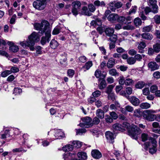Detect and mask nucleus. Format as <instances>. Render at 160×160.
<instances>
[{
  "mask_svg": "<svg viewBox=\"0 0 160 160\" xmlns=\"http://www.w3.org/2000/svg\"><path fill=\"white\" fill-rule=\"evenodd\" d=\"M127 63L130 65L133 64L136 62V60L134 58L131 57L127 59Z\"/></svg>",
  "mask_w": 160,
  "mask_h": 160,
  "instance_id": "58836bf2",
  "label": "nucleus"
},
{
  "mask_svg": "<svg viewBox=\"0 0 160 160\" xmlns=\"http://www.w3.org/2000/svg\"><path fill=\"white\" fill-rule=\"evenodd\" d=\"M115 64V60L113 58H110L107 63V67L108 68H111L113 67Z\"/></svg>",
  "mask_w": 160,
  "mask_h": 160,
  "instance_id": "5701e85b",
  "label": "nucleus"
},
{
  "mask_svg": "<svg viewBox=\"0 0 160 160\" xmlns=\"http://www.w3.org/2000/svg\"><path fill=\"white\" fill-rule=\"evenodd\" d=\"M122 28L124 30H132L134 29V27L132 25H128L123 27Z\"/></svg>",
  "mask_w": 160,
  "mask_h": 160,
  "instance_id": "3c124183",
  "label": "nucleus"
},
{
  "mask_svg": "<svg viewBox=\"0 0 160 160\" xmlns=\"http://www.w3.org/2000/svg\"><path fill=\"white\" fill-rule=\"evenodd\" d=\"M91 24L93 26L96 24L98 26H100L102 24V22L100 20L97 19L95 21H92L91 23Z\"/></svg>",
  "mask_w": 160,
  "mask_h": 160,
  "instance_id": "a19ab883",
  "label": "nucleus"
},
{
  "mask_svg": "<svg viewBox=\"0 0 160 160\" xmlns=\"http://www.w3.org/2000/svg\"><path fill=\"white\" fill-rule=\"evenodd\" d=\"M134 25L136 26H139L142 24V22L140 18H137L134 20Z\"/></svg>",
  "mask_w": 160,
  "mask_h": 160,
  "instance_id": "f704fd0d",
  "label": "nucleus"
},
{
  "mask_svg": "<svg viewBox=\"0 0 160 160\" xmlns=\"http://www.w3.org/2000/svg\"><path fill=\"white\" fill-rule=\"evenodd\" d=\"M82 122L79 124L80 127L88 128L92 127L93 124L91 122L92 119L89 117H86L82 119Z\"/></svg>",
  "mask_w": 160,
  "mask_h": 160,
  "instance_id": "6e6552de",
  "label": "nucleus"
},
{
  "mask_svg": "<svg viewBox=\"0 0 160 160\" xmlns=\"http://www.w3.org/2000/svg\"><path fill=\"white\" fill-rule=\"evenodd\" d=\"M114 87V86L113 85H109V86L107 88V90L106 92L108 94L109 93H112V91Z\"/></svg>",
  "mask_w": 160,
  "mask_h": 160,
  "instance_id": "a18cd8bd",
  "label": "nucleus"
},
{
  "mask_svg": "<svg viewBox=\"0 0 160 160\" xmlns=\"http://www.w3.org/2000/svg\"><path fill=\"white\" fill-rule=\"evenodd\" d=\"M91 155L96 159H99L102 157L101 153L97 149L92 150L91 152Z\"/></svg>",
  "mask_w": 160,
  "mask_h": 160,
  "instance_id": "ddd939ff",
  "label": "nucleus"
},
{
  "mask_svg": "<svg viewBox=\"0 0 160 160\" xmlns=\"http://www.w3.org/2000/svg\"><path fill=\"white\" fill-rule=\"evenodd\" d=\"M146 46V44L145 42H140L138 47V48L139 50L138 52L141 53H143V51H142V50L145 48Z\"/></svg>",
  "mask_w": 160,
  "mask_h": 160,
  "instance_id": "aec40b11",
  "label": "nucleus"
},
{
  "mask_svg": "<svg viewBox=\"0 0 160 160\" xmlns=\"http://www.w3.org/2000/svg\"><path fill=\"white\" fill-rule=\"evenodd\" d=\"M152 12L154 13H156L158 12V7L157 4L152 6Z\"/></svg>",
  "mask_w": 160,
  "mask_h": 160,
  "instance_id": "bf43d9fd",
  "label": "nucleus"
},
{
  "mask_svg": "<svg viewBox=\"0 0 160 160\" xmlns=\"http://www.w3.org/2000/svg\"><path fill=\"white\" fill-rule=\"evenodd\" d=\"M105 119L106 122L108 123H111L112 122L113 119L108 115L105 116Z\"/></svg>",
  "mask_w": 160,
  "mask_h": 160,
  "instance_id": "8fccbe9b",
  "label": "nucleus"
},
{
  "mask_svg": "<svg viewBox=\"0 0 160 160\" xmlns=\"http://www.w3.org/2000/svg\"><path fill=\"white\" fill-rule=\"evenodd\" d=\"M9 74H10V71L6 70L2 73L1 76L3 77H6Z\"/></svg>",
  "mask_w": 160,
  "mask_h": 160,
  "instance_id": "052dcab7",
  "label": "nucleus"
},
{
  "mask_svg": "<svg viewBox=\"0 0 160 160\" xmlns=\"http://www.w3.org/2000/svg\"><path fill=\"white\" fill-rule=\"evenodd\" d=\"M118 18V15L116 14H111L109 15L108 17V20L112 22L117 20Z\"/></svg>",
  "mask_w": 160,
  "mask_h": 160,
  "instance_id": "4be33fe9",
  "label": "nucleus"
},
{
  "mask_svg": "<svg viewBox=\"0 0 160 160\" xmlns=\"http://www.w3.org/2000/svg\"><path fill=\"white\" fill-rule=\"evenodd\" d=\"M148 67L152 71L158 69L159 68V66L155 62H149L148 64Z\"/></svg>",
  "mask_w": 160,
  "mask_h": 160,
  "instance_id": "4468645a",
  "label": "nucleus"
},
{
  "mask_svg": "<svg viewBox=\"0 0 160 160\" xmlns=\"http://www.w3.org/2000/svg\"><path fill=\"white\" fill-rule=\"evenodd\" d=\"M96 116L100 119H102L104 117V112L102 109H98L96 111Z\"/></svg>",
  "mask_w": 160,
  "mask_h": 160,
  "instance_id": "412c9836",
  "label": "nucleus"
},
{
  "mask_svg": "<svg viewBox=\"0 0 160 160\" xmlns=\"http://www.w3.org/2000/svg\"><path fill=\"white\" fill-rule=\"evenodd\" d=\"M154 18L155 22L156 23H160V15H156Z\"/></svg>",
  "mask_w": 160,
  "mask_h": 160,
  "instance_id": "338daca9",
  "label": "nucleus"
},
{
  "mask_svg": "<svg viewBox=\"0 0 160 160\" xmlns=\"http://www.w3.org/2000/svg\"><path fill=\"white\" fill-rule=\"evenodd\" d=\"M109 8L112 11L115 12L116 9L115 1L111 2L109 4Z\"/></svg>",
  "mask_w": 160,
  "mask_h": 160,
  "instance_id": "473e14b6",
  "label": "nucleus"
},
{
  "mask_svg": "<svg viewBox=\"0 0 160 160\" xmlns=\"http://www.w3.org/2000/svg\"><path fill=\"white\" fill-rule=\"evenodd\" d=\"M67 54L65 52L63 53L60 55L61 57L60 58V62L61 63H63V62H65L67 60Z\"/></svg>",
  "mask_w": 160,
  "mask_h": 160,
  "instance_id": "c756f323",
  "label": "nucleus"
},
{
  "mask_svg": "<svg viewBox=\"0 0 160 160\" xmlns=\"http://www.w3.org/2000/svg\"><path fill=\"white\" fill-rule=\"evenodd\" d=\"M19 50L18 46L15 45L13 42H11V51L13 52H17Z\"/></svg>",
  "mask_w": 160,
  "mask_h": 160,
  "instance_id": "cd10ccee",
  "label": "nucleus"
},
{
  "mask_svg": "<svg viewBox=\"0 0 160 160\" xmlns=\"http://www.w3.org/2000/svg\"><path fill=\"white\" fill-rule=\"evenodd\" d=\"M110 116L112 117V118L114 119H116L118 118V115L117 114L114 112H110L109 113Z\"/></svg>",
  "mask_w": 160,
  "mask_h": 160,
  "instance_id": "864d4df0",
  "label": "nucleus"
},
{
  "mask_svg": "<svg viewBox=\"0 0 160 160\" xmlns=\"http://www.w3.org/2000/svg\"><path fill=\"white\" fill-rule=\"evenodd\" d=\"M22 92V90L20 88H15L13 94L15 95H18L19 94Z\"/></svg>",
  "mask_w": 160,
  "mask_h": 160,
  "instance_id": "c03bdc74",
  "label": "nucleus"
},
{
  "mask_svg": "<svg viewBox=\"0 0 160 160\" xmlns=\"http://www.w3.org/2000/svg\"><path fill=\"white\" fill-rule=\"evenodd\" d=\"M72 12L73 15L76 16L81 11V4L79 1H76L72 3Z\"/></svg>",
  "mask_w": 160,
  "mask_h": 160,
  "instance_id": "0eeeda50",
  "label": "nucleus"
},
{
  "mask_svg": "<svg viewBox=\"0 0 160 160\" xmlns=\"http://www.w3.org/2000/svg\"><path fill=\"white\" fill-rule=\"evenodd\" d=\"M129 101L132 104L135 106H138L140 103V100L135 96L131 97Z\"/></svg>",
  "mask_w": 160,
  "mask_h": 160,
  "instance_id": "2eb2a0df",
  "label": "nucleus"
},
{
  "mask_svg": "<svg viewBox=\"0 0 160 160\" xmlns=\"http://www.w3.org/2000/svg\"><path fill=\"white\" fill-rule=\"evenodd\" d=\"M77 156L79 158V160H85L88 158L87 153L84 152H78L77 153Z\"/></svg>",
  "mask_w": 160,
  "mask_h": 160,
  "instance_id": "dca6fc26",
  "label": "nucleus"
},
{
  "mask_svg": "<svg viewBox=\"0 0 160 160\" xmlns=\"http://www.w3.org/2000/svg\"><path fill=\"white\" fill-rule=\"evenodd\" d=\"M149 138V137L148 136V135L147 134L143 133L142 134V140L143 141H145L149 139V140H150V142H151V139L152 138Z\"/></svg>",
  "mask_w": 160,
  "mask_h": 160,
  "instance_id": "c9c22d12",
  "label": "nucleus"
},
{
  "mask_svg": "<svg viewBox=\"0 0 160 160\" xmlns=\"http://www.w3.org/2000/svg\"><path fill=\"white\" fill-rule=\"evenodd\" d=\"M137 7L136 6H132L131 8L128 12V14L130 15L132 13H135L137 9Z\"/></svg>",
  "mask_w": 160,
  "mask_h": 160,
  "instance_id": "09e8293b",
  "label": "nucleus"
},
{
  "mask_svg": "<svg viewBox=\"0 0 160 160\" xmlns=\"http://www.w3.org/2000/svg\"><path fill=\"white\" fill-rule=\"evenodd\" d=\"M110 37L109 40L112 42H116L117 40V36L115 34H112L111 36H109Z\"/></svg>",
  "mask_w": 160,
  "mask_h": 160,
  "instance_id": "6e6d98bb",
  "label": "nucleus"
},
{
  "mask_svg": "<svg viewBox=\"0 0 160 160\" xmlns=\"http://www.w3.org/2000/svg\"><path fill=\"white\" fill-rule=\"evenodd\" d=\"M62 149L65 152H69L73 150V147L72 145L69 144L63 146Z\"/></svg>",
  "mask_w": 160,
  "mask_h": 160,
  "instance_id": "b1692460",
  "label": "nucleus"
},
{
  "mask_svg": "<svg viewBox=\"0 0 160 160\" xmlns=\"http://www.w3.org/2000/svg\"><path fill=\"white\" fill-rule=\"evenodd\" d=\"M79 13L88 16H91L92 15L91 13L87 7L84 6L82 7L81 10L79 12Z\"/></svg>",
  "mask_w": 160,
  "mask_h": 160,
  "instance_id": "f8f14e48",
  "label": "nucleus"
},
{
  "mask_svg": "<svg viewBox=\"0 0 160 160\" xmlns=\"http://www.w3.org/2000/svg\"><path fill=\"white\" fill-rule=\"evenodd\" d=\"M134 116L139 118L142 116V112L139 109H136L134 110Z\"/></svg>",
  "mask_w": 160,
  "mask_h": 160,
  "instance_id": "ea45409f",
  "label": "nucleus"
},
{
  "mask_svg": "<svg viewBox=\"0 0 160 160\" xmlns=\"http://www.w3.org/2000/svg\"><path fill=\"white\" fill-rule=\"evenodd\" d=\"M158 90V87L155 85H154L151 86L150 88V91L152 93H156Z\"/></svg>",
  "mask_w": 160,
  "mask_h": 160,
  "instance_id": "49530a36",
  "label": "nucleus"
},
{
  "mask_svg": "<svg viewBox=\"0 0 160 160\" xmlns=\"http://www.w3.org/2000/svg\"><path fill=\"white\" fill-rule=\"evenodd\" d=\"M153 76L157 79L159 78H160V72L158 71L155 72L153 74Z\"/></svg>",
  "mask_w": 160,
  "mask_h": 160,
  "instance_id": "774afa93",
  "label": "nucleus"
},
{
  "mask_svg": "<svg viewBox=\"0 0 160 160\" xmlns=\"http://www.w3.org/2000/svg\"><path fill=\"white\" fill-rule=\"evenodd\" d=\"M114 32V30L112 28H106L105 31L106 34L108 36L112 35V34H113Z\"/></svg>",
  "mask_w": 160,
  "mask_h": 160,
  "instance_id": "c85d7f7f",
  "label": "nucleus"
},
{
  "mask_svg": "<svg viewBox=\"0 0 160 160\" xmlns=\"http://www.w3.org/2000/svg\"><path fill=\"white\" fill-rule=\"evenodd\" d=\"M134 83V82L132 79L128 78L125 80V84L127 86H130Z\"/></svg>",
  "mask_w": 160,
  "mask_h": 160,
  "instance_id": "37998d69",
  "label": "nucleus"
},
{
  "mask_svg": "<svg viewBox=\"0 0 160 160\" xmlns=\"http://www.w3.org/2000/svg\"><path fill=\"white\" fill-rule=\"evenodd\" d=\"M120 107V105L117 101H115L114 103L112 104L110 106V108L111 110L116 111Z\"/></svg>",
  "mask_w": 160,
  "mask_h": 160,
  "instance_id": "6ab92c4d",
  "label": "nucleus"
},
{
  "mask_svg": "<svg viewBox=\"0 0 160 160\" xmlns=\"http://www.w3.org/2000/svg\"><path fill=\"white\" fill-rule=\"evenodd\" d=\"M113 130L114 132L118 131H123V128L122 127V125L119 123H116L114 124L112 126Z\"/></svg>",
  "mask_w": 160,
  "mask_h": 160,
  "instance_id": "f3484780",
  "label": "nucleus"
},
{
  "mask_svg": "<svg viewBox=\"0 0 160 160\" xmlns=\"http://www.w3.org/2000/svg\"><path fill=\"white\" fill-rule=\"evenodd\" d=\"M58 45V43L57 41L54 39H52L50 43V46L51 48L55 49Z\"/></svg>",
  "mask_w": 160,
  "mask_h": 160,
  "instance_id": "a878e982",
  "label": "nucleus"
},
{
  "mask_svg": "<svg viewBox=\"0 0 160 160\" xmlns=\"http://www.w3.org/2000/svg\"><path fill=\"white\" fill-rule=\"evenodd\" d=\"M73 148L75 147L77 148H80L82 145V142L79 141H74L72 142Z\"/></svg>",
  "mask_w": 160,
  "mask_h": 160,
  "instance_id": "bb28decb",
  "label": "nucleus"
},
{
  "mask_svg": "<svg viewBox=\"0 0 160 160\" xmlns=\"http://www.w3.org/2000/svg\"><path fill=\"white\" fill-rule=\"evenodd\" d=\"M152 27L151 26L149 25L144 27L142 29V31L143 32H149L151 30Z\"/></svg>",
  "mask_w": 160,
  "mask_h": 160,
  "instance_id": "de8ad7c7",
  "label": "nucleus"
},
{
  "mask_svg": "<svg viewBox=\"0 0 160 160\" xmlns=\"http://www.w3.org/2000/svg\"><path fill=\"white\" fill-rule=\"evenodd\" d=\"M144 145L147 148H149V152L151 154H153L156 152L157 141L155 139L152 138L151 142H147Z\"/></svg>",
  "mask_w": 160,
  "mask_h": 160,
  "instance_id": "20e7f679",
  "label": "nucleus"
},
{
  "mask_svg": "<svg viewBox=\"0 0 160 160\" xmlns=\"http://www.w3.org/2000/svg\"><path fill=\"white\" fill-rule=\"evenodd\" d=\"M108 98L111 99L112 101H114L115 99V94L112 92L108 94Z\"/></svg>",
  "mask_w": 160,
  "mask_h": 160,
  "instance_id": "4d7b16f0",
  "label": "nucleus"
},
{
  "mask_svg": "<svg viewBox=\"0 0 160 160\" xmlns=\"http://www.w3.org/2000/svg\"><path fill=\"white\" fill-rule=\"evenodd\" d=\"M61 28L59 26L56 27L53 29L52 34L53 35H56L58 34L61 30Z\"/></svg>",
  "mask_w": 160,
  "mask_h": 160,
  "instance_id": "e433bc0d",
  "label": "nucleus"
},
{
  "mask_svg": "<svg viewBox=\"0 0 160 160\" xmlns=\"http://www.w3.org/2000/svg\"><path fill=\"white\" fill-rule=\"evenodd\" d=\"M153 47L155 52H159L160 51V41H158L156 44L153 45Z\"/></svg>",
  "mask_w": 160,
  "mask_h": 160,
  "instance_id": "393cba45",
  "label": "nucleus"
},
{
  "mask_svg": "<svg viewBox=\"0 0 160 160\" xmlns=\"http://www.w3.org/2000/svg\"><path fill=\"white\" fill-rule=\"evenodd\" d=\"M142 38L148 40H151L153 38L152 34L148 33H144L141 35Z\"/></svg>",
  "mask_w": 160,
  "mask_h": 160,
  "instance_id": "a211bd4d",
  "label": "nucleus"
},
{
  "mask_svg": "<svg viewBox=\"0 0 160 160\" xmlns=\"http://www.w3.org/2000/svg\"><path fill=\"white\" fill-rule=\"evenodd\" d=\"M39 40V36L38 34L34 32L28 37L27 41L20 42V45L23 47H29L30 50L33 51L35 49L34 47L35 42Z\"/></svg>",
  "mask_w": 160,
  "mask_h": 160,
  "instance_id": "f03ea898",
  "label": "nucleus"
},
{
  "mask_svg": "<svg viewBox=\"0 0 160 160\" xmlns=\"http://www.w3.org/2000/svg\"><path fill=\"white\" fill-rule=\"evenodd\" d=\"M129 124L126 122H124L122 125L123 127V131L126 129H128V134L132 138L135 140L138 138V135L141 133L142 132L141 129L135 125H133L130 126L129 128Z\"/></svg>",
  "mask_w": 160,
  "mask_h": 160,
  "instance_id": "7ed1b4c3",
  "label": "nucleus"
},
{
  "mask_svg": "<svg viewBox=\"0 0 160 160\" xmlns=\"http://www.w3.org/2000/svg\"><path fill=\"white\" fill-rule=\"evenodd\" d=\"M76 134H82L86 132V130L85 129L83 128H81L76 129Z\"/></svg>",
  "mask_w": 160,
  "mask_h": 160,
  "instance_id": "13d9d810",
  "label": "nucleus"
},
{
  "mask_svg": "<svg viewBox=\"0 0 160 160\" xmlns=\"http://www.w3.org/2000/svg\"><path fill=\"white\" fill-rule=\"evenodd\" d=\"M35 29L39 31V32L43 34L45 33V36L41 38L40 41L41 44L44 45L47 42L50 41L51 36V28L49 22L47 21H42L40 23H36L34 24Z\"/></svg>",
  "mask_w": 160,
  "mask_h": 160,
  "instance_id": "f257e3e1",
  "label": "nucleus"
},
{
  "mask_svg": "<svg viewBox=\"0 0 160 160\" xmlns=\"http://www.w3.org/2000/svg\"><path fill=\"white\" fill-rule=\"evenodd\" d=\"M109 74L112 76H116L118 74V73L116 71V70L114 69H112L109 71Z\"/></svg>",
  "mask_w": 160,
  "mask_h": 160,
  "instance_id": "603ef678",
  "label": "nucleus"
},
{
  "mask_svg": "<svg viewBox=\"0 0 160 160\" xmlns=\"http://www.w3.org/2000/svg\"><path fill=\"white\" fill-rule=\"evenodd\" d=\"M105 136L107 139L111 143L114 142V139L115 138L114 134L111 132L108 131L106 132Z\"/></svg>",
  "mask_w": 160,
  "mask_h": 160,
  "instance_id": "9b49d317",
  "label": "nucleus"
},
{
  "mask_svg": "<svg viewBox=\"0 0 160 160\" xmlns=\"http://www.w3.org/2000/svg\"><path fill=\"white\" fill-rule=\"evenodd\" d=\"M145 85V83L142 81H140L138 82L135 85V87L137 88L141 89Z\"/></svg>",
  "mask_w": 160,
  "mask_h": 160,
  "instance_id": "7c9ffc66",
  "label": "nucleus"
},
{
  "mask_svg": "<svg viewBox=\"0 0 160 160\" xmlns=\"http://www.w3.org/2000/svg\"><path fill=\"white\" fill-rule=\"evenodd\" d=\"M150 104L148 102H143L140 104V107L143 109H147L150 107Z\"/></svg>",
  "mask_w": 160,
  "mask_h": 160,
  "instance_id": "2f4dec72",
  "label": "nucleus"
},
{
  "mask_svg": "<svg viewBox=\"0 0 160 160\" xmlns=\"http://www.w3.org/2000/svg\"><path fill=\"white\" fill-rule=\"evenodd\" d=\"M54 136L56 139H60L64 137L63 132L61 129L54 130Z\"/></svg>",
  "mask_w": 160,
  "mask_h": 160,
  "instance_id": "9d476101",
  "label": "nucleus"
},
{
  "mask_svg": "<svg viewBox=\"0 0 160 160\" xmlns=\"http://www.w3.org/2000/svg\"><path fill=\"white\" fill-rule=\"evenodd\" d=\"M139 16L142 18V20H144L147 19V17L144 15L143 11L145 12L146 15L151 11V8L149 7H147L144 8V7L142 6L139 8Z\"/></svg>",
  "mask_w": 160,
  "mask_h": 160,
  "instance_id": "1a4fd4ad",
  "label": "nucleus"
},
{
  "mask_svg": "<svg viewBox=\"0 0 160 160\" xmlns=\"http://www.w3.org/2000/svg\"><path fill=\"white\" fill-rule=\"evenodd\" d=\"M125 80L123 76L120 77L118 81L119 84L122 86L123 85L125 84Z\"/></svg>",
  "mask_w": 160,
  "mask_h": 160,
  "instance_id": "5fc2aeb1",
  "label": "nucleus"
},
{
  "mask_svg": "<svg viewBox=\"0 0 160 160\" xmlns=\"http://www.w3.org/2000/svg\"><path fill=\"white\" fill-rule=\"evenodd\" d=\"M142 93L144 95L147 96L150 93V91L148 88H144L142 89Z\"/></svg>",
  "mask_w": 160,
  "mask_h": 160,
  "instance_id": "680f3d73",
  "label": "nucleus"
},
{
  "mask_svg": "<svg viewBox=\"0 0 160 160\" xmlns=\"http://www.w3.org/2000/svg\"><path fill=\"white\" fill-rule=\"evenodd\" d=\"M156 111L152 110H147L144 111L143 116L144 118L149 121L154 120L156 118V116L154 114Z\"/></svg>",
  "mask_w": 160,
  "mask_h": 160,
  "instance_id": "39448f33",
  "label": "nucleus"
},
{
  "mask_svg": "<svg viewBox=\"0 0 160 160\" xmlns=\"http://www.w3.org/2000/svg\"><path fill=\"white\" fill-rule=\"evenodd\" d=\"M46 0H37L33 3V7L39 10L44 9L46 6Z\"/></svg>",
  "mask_w": 160,
  "mask_h": 160,
  "instance_id": "423d86ee",
  "label": "nucleus"
},
{
  "mask_svg": "<svg viewBox=\"0 0 160 160\" xmlns=\"http://www.w3.org/2000/svg\"><path fill=\"white\" fill-rule=\"evenodd\" d=\"M137 53V51L134 49H131L128 51V53L131 56L135 55Z\"/></svg>",
  "mask_w": 160,
  "mask_h": 160,
  "instance_id": "69168bd1",
  "label": "nucleus"
},
{
  "mask_svg": "<svg viewBox=\"0 0 160 160\" xmlns=\"http://www.w3.org/2000/svg\"><path fill=\"white\" fill-rule=\"evenodd\" d=\"M135 60H136H136L140 61L142 59V55L140 54H136L134 56V58Z\"/></svg>",
  "mask_w": 160,
  "mask_h": 160,
  "instance_id": "0e129e2a",
  "label": "nucleus"
},
{
  "mask_svg": "<svg viewBox=\"0 0 160 160\" xmlns=\"http://www.w3.org/2000/svg\"><path fill=\"white\" fill-rule=\"evenodd\" d=\"M94 5L96 6H104L105 5V3L104 2L102 1L100 2L99 1L97 0L95 1L94 2Z\"/></svg>",
  "mask_w": 160,
  "mask_h": 160,
  "instance_id": "72a5a7b5",
  "label": "nucleus"
},
{
  "mask_svg": "<svg viewBox=\"0 0 160 160\" xmlns=\"http://www.w3.org/2000/svg\"><path fill=\"white\" fill-rule=\"evenodd\" d=\"M106 86V82L105 80L102 79L98 85L99 88L100 89H102Z\"/></svg>",
  "mask_w": 160,
  "mask_h": 160,
  "instance_id": "4c0bfd02",
  "label": "nucleus"
},
{
  "mask_svg": "<svg viewBox=\"0 0 160 160\" xmlns=\"http://www.w3.org/2000/svg\"><path fill=\"white\" fill-rule=\"evenodd\" d=\"M100 122V120L99 119V118L97 117H95L93 118L92 120V122L93 124H98Z\"/></svg>",
  "mask_w": 160,
  "mask_h": 160,
  "instance_id": "e2e57ef3",
  "label": "nucleus"
},
{
  "mask_svg": "<svg viewBox=\"0 0 160 160\" xmlns=\"http://www.w3.org/2000/svg\"><path fill=\"white\" fill-rule=\"evenodd\" d=\"M92 65V61H89L87 62L85 65L83 66V68H86L87 70H88Z\"/></svg>",
  "mask_w": 160,
  "mask_h": 160,
  "instance_id": "79ce46f5",
  "label": "nucleus"
}]
</instances>
